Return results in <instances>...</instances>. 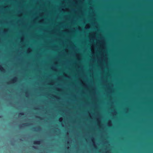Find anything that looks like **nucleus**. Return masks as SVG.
Here are the masks:
<instances>
[{"mask_svg": "<svg viewBox=\"0 0 153 153\" xmlns=\"http://www.w3.org/2000/svg\"><path fill=\"white\" fill-rule=\"evenodd\" d=\"M40 143V140H37L33 142V144L34 145H39Z\"/></svg>", "mask_w": 153, "mask_h": 153, "instance_id": "nucleus-1", "label": "nucleus"}, {"mask_svg": "<svg viewBox=\"0 0 153 153\" xmlns=\"http://www.w3.org/2000/svg\"><path fill=\"white\" fill-rule=\"evenodd\" d=\"M0 70L1 71H3L4 70V68L1 65H0Z\"/></svg>", "mask_w": 153, "mask_h": 153, "instance_id": "nucleus-2", "label": "nucleus"}, {"mask_svg": "<svg viewBox=\"0 0 153 153\" xmlns=\"http://www.w3.org/2000/svg\"><path fill=\"white\" fill-rule=\"evenodd\" d=\"M24 115V113L23 112H21L19 113V117H21V116Z\"/></svg>", "mask_w": 153, "mask_h": 153, "instance_id": "nucleus-3", "label": "nucleus"}, {"mask_svg": "<svg viewBox=\"0 0 153 153\" xmlns=\"http://www.w3.org/2000/svg\"><path fill=\"white\" fill-rule=\"evenodd\" d=\"M28 123H24V124H22V125H23V126H28V125L27 124H28Z\"/></svg>", "mask_w": 153, "mask_h": 153, "instance_id": "nucleus-4", "label": "nucleus"}, {"mask_svg": "<svg viewBox=\"0 0 153 153\" xmlns=\"http://www.w3.org/2000/svg\"><path fill=\"white\" fill-rule=\"evenodd\" d=\"M17 79V78H14V81H16V80Z\"/></svg>", "mask_w": 153, "mask_h": 153, "instance_id": "nucleus-5", "label": "nucleus"}, {"mask_svg": "<svg viewBox=\"0 0 153 153\" xmlns=\"http://www.w3.org/2000/svg\"><path fill=\"white\" fill-rule=\"evenodd\" d=\"M33 148L34 149H36V147L35 146H33Z\"/></svg>", "mask_w": 153, "mask_h": 153, "instance_id": "nucleus-6", "label": "nucleus"}, {"mask_svg": "<svg viewBox=\"0 0 153 153\" xmlns=\"http://www.w3.org/2000/svg\"><path fill=\"white\" fill-rule=\"evenodd\" d=\"M9 122H8V126L9 125Z\"/></svg>", "mask_w": 153, "mask_h": 153, "instance_id": "nucleus-7", "label": "nucleus"}, {"mask_svg": "<svg viewBox=\"0 0 153 153\" xmlns=\"http://www.w3.org/2000/svg\"><path fill=\"white\" fill-rule=\"evenodd\" d=\"M11 79H10V84H11Z\"/></svg>", "mask_w": 153, "mask_h": 153, "instance_id": "nucleus-8", "label": "nucleus"}, {"mask_svg": "<svg viewBox=\"0 0 153 153\" xmlns=\"http://www.w3.org/2000/svg\"><path fill=\"white\" fill-rule=\"evenodd\" d=\"M1 116H0V118H1Z\"/></svg>", "mask_w": 153, "mask_h": 153, "instance_id": "nucleus-9", "label": "nucleus"}, {"mask_svg": "<svg viewBox=\"0 0 153 153\" xmlns=\"http://www.w3.org/2000/svg\"><path fill=\"white\" fill-rule=\"evenodd\" d=\"M10 37H11V35H10ZM10 42H11V40H10Z\"/></svg>", "mask_w": 153, "mask_h": 153, "instance_id": "nucleus-10", "label": "nucleus"}, {"mask_svg": "<svg viewBox=\"0 0 153 153\" xmlns=\"http://www.w3.org/2000/svg\"><path fill=\"white\" fill-rule=\"evenodd\" d=\"M38 117L39 118H40V117Z\"/></svg>", "mask_w": 153, "mask_h": 153, "instance_id": "nucleus-11", "label": "nucleus"}, {"mask_svg": "<svg viewBox=\"0 0 153 153\" xmlns=\"http://www.w3.org/2000/svg\"><path fill=\"white\" fill-rule=\"evenodd\" d=\"M10 24H11V21H10Z\"/></svg>", "mask_w": 153, "mask_h": 153, "instance_id": "nucleus-12", "label": "nucleus"}, {"mask_svg": "<svg viewBox=\"0 0 153 153\" xmlns=\"http://www.w3.org/2000/svg\"><path fill=\"white\" fill-rule=\"evenodd\" d=\"M33 128L34 129H35V128Z\"/></svg>", "mask_w": 153, "mask_h": 153, "instance_id": "nucleus-13", "label": "nucleus"}, {"mask_svg": "<svg viewBox=\"0 0 153 153\" xmlns=\"http://www.w3.org/2000/svg\"><path fill=\"white\" fill-rule=\"evenodd\" d=\"M10 17L11 16V15H10Z\"/></svg>", "mask_w": 153, "mask_h": 153, "instance_id": "nucleus-14", "label": "nucleus"}, {"mask_svg": "<svg viewBox=\"0 0 153 153\" xmlns=\"http://www.w3.org/2000/svg\"><path fill=\"white\" fill-rule=\"evenodd\" d=\"M11 1V0H10V2Z\"/></svg>", "mask_w": 153, "mask_h": 153, "instance_id": "nucleus-15", "label": "nucleus"}, {"mask_svg": "<svg viewBox=\"0 0 153 153\" xmlns=\"http://www.w3.org/2000/svg\"><path fill=\"white\" fill-rule=\"evenodd\" d=\"M10 56L11 55V54H10Z\"/></svg>", "mask_w": 153, "mask_h": 153, "instance_id": "nucleus-16", "label": "nucleus"}]
</instances>
